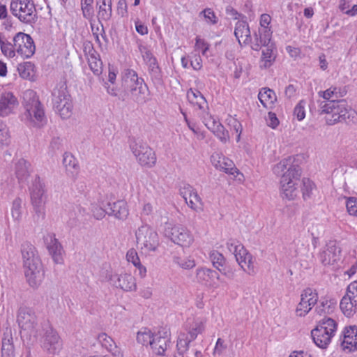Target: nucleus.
Here are the masks:
<instances>
[{"label":"nucleus","mask_w":357,"mask_h":357,"mask_svg":"<svg viewBox=\"0 0 357 357\" xmlns=\"http://www.w3.org/2000/svg\"><path fill=\"white\" fill-rule=\"evenodd\" d=\"M273 171L275 174L281 176V193L287 199H293L296 197V185L301 175V169L296 162L295 158L288 157L283 159L274 166Z\"/></svg>","instance_id":"f257e3e1"},{"label":"nucleus","mask_w":357,"mask_h":357,"mask_svg":"<svg viewBox=\"0 0 357 357\" xmlns=\"http://www.w3.org/2000/svg\"><path fill=\"white\" fill-rule=\"evenodd\" d=\"M123 91L119 93V100L125 101L128 96L138 104L143 105L149 100V88L142 78L132 69H127L122 77Z\"/></svg>","instance_id":"f03ea898"},{"label":"nucleus","mask_w":357,"mask_h":357,"mask_svg":"<svg viewBox=\"0 0 357 357\" xmlns=\"http://www.w3.org/2000/svg\"><path fill=\"white\" fill-rule=\"evenodd\" d=\"M21 253L26 280L31 287H36L42 282L44 273L36 248L30 243L24 242L21 245Z\"/></svg>","instance_id":"7ed1b4c3"},{"label":"nucleus","mask_w":357,"mask_h":357,"mask_svg":"<svg viewBox=\"0 0 357 357\" xmlns=\"http://www.w3.org/2000/svg\"><path fill=\"white\" fill-rule=\"evenodd\" d=\"M319 114H327L326 124L334 125L338 122H347V119H354L356 112L351 109L344 99H332L329 101H320Z\"/></svg>","instance_id":"20e7f679"},{"label":"nucleus","mask_w":357,"mask_h":357,"mask_svg":"<svg viewBox=\"0 0 357 357\" xmlns=\"http://www.w3.org/2000/svg\"><path fill=\"white\" fill-rule=\"evenodd\" d=\"M52 96L54 108L56 112L63 119L70 117L72 114L73 104L66 82H60L54 89Z\"/></svg>","instance_id":"39448f33"},{"label":"nucleus","mask_w":357,"mask_h":357,"mask_svg":"<svg viewBox=\"0 0 357 357\" xmlns=\"http://www.w3.org/2000/svg\"><path fill=\"white\" fill-rule=\"evenodd\" d=\"M10 10L23 23H35L38 19L35 4L32 0H11Z\"/></svg>","instance_id":"423d86ee"},{"label":"nucleus","mask_w":357,"mask_h":357,"mask_svg":"<svg viewBox=\"0 0 357 357\" xmlns=\"http://www.w3.org/2000/svg\"><path fill=\"white\" fill-rule=\"evenodd\" d=\"M137 244L142 251H155L159 245V237L156 231L148 225H142L135 232Z\"/></svg>","instance_id":"0eeeda50"},{"label":"nucleus","mask_w":357,"mask_h":357,"mask_svg":"<svg viewBox=\"0 0 357 357\" xmlns=\"http://www.w3.org/2000/svg\"><path fill=\"white\" fill-rule=\"evenodd\" d=\"M165 235L172 242L182 247H189L194 241L190 231L181 225L171 226V225H168L165 227Z\"/></svg>","instance_id":"6e6552de"},{"label":"nucleus","mask_w":357,"mask_h":357,"mask_svg":"<svg viewBox=\"0 0 357 357\" xmlns=\"http://www.w3.org/2000/svg\"><path fill=\"white\" fill-rule=\"evenodd\" d=\"M24 105L29 116L34 117L36 120L42 122L45 120V112L38 97L33 90H28L23 96Z\"/></svg>","instance_id":"1a4fd4ad"},{"label":"nucleus","mask_w":357,"mask_h":357,"mask_svg":"<svg viewBox=\"0 0 357 357\" xmlns=\"http://www.w3.org/2000/svg\"><path fill=\"white\" fill-rule=\"evenodd\" d=\"M31 199L36 213L44 218L43 204L45 201V183L39 176H36L33 183Z\"/></svg>","instance_id":"9d476101"},{"label":"nucleus","mask_w":357,"mask_h":357,"mask_svg":"<svg viewBox=\"0 0 357 357\" xmlns=\"http://www.w3.org/2000/svg\"><path fill=\"white\" fill-rule=\"evenodd\" d=\"M13 40L16 52L23 58H30L35 53L36 46L30 35L19 32Z\"/></svg>","instance_id":"9b49d317"},{"label":"nucleus","mask_w":357,"mask_h":357,"mask_svg":"<svg viewBox=\"0 0 357 357\" xmlns=\"http://www.w3.org/2000/svg\"><path fill=\"white\" fill-rule=\"evenodd\" d=\"M47 326L41 340L42 347L47 354L54 355L62 349V341L56 331L48 325Z\"/></svg>","instance_id":"f8f14e48"},{"label":"nucleus","mask_w":357,"mask_h":357,"mask_svg":"<svg viewBox=\"0 0 357 357\" xmlns=\"http://www.w3.org/2000/svg\"><path fill=\"white\" fill-rule=\"evenodd\" d=\"M170 344L169 331L166 328H162L154 333L151 348L153 354L158 356H164Z\"/></svg>","instance_id":"ddd939ff"},{"label":"nucleus","mask_w":357,"mask_h":357,"mask_svg":"<svg viewBox=\"0 0 357 357\" xmlns=\"http://www.w3.org/2000/svg\"><path fill=\"white\" fill-rule=\"evenodd\" d=\"M318 257L324 266H333L340 261L341 250L335 242L330 241L319 252Z\"/></svg>","instance_id":"4468645a"},{"label":"nucleus","mask_w":357,"mask_h":357,"mask_svg":"<svg viewBox=\"0 0 357 357\" xmlns=\"http://www.w3.org/2000/svg\"><path fill=\"white\" fill-rule=\"evenodd\" d=\"M17 321L22 329L33 333L37 325V317L31 307L20 306L17 311Z\"/></svg>","instance_id":"2eb2a0df"},{"label":"nucleus","mask_w":357,"mask_h":357,"mask_svg":"<svg viewBox=\"0 0 357 357\" xmlns=\"http://www.w3.org/2000/svg\"><path fill=\"white\" fill-rule=\"evenodd\" d=\"M179 192L190 208L196 211L203 210L204 204L202 199L192 185L188 183H184L180 188Z\"/></svg>","instance_id":"dca6fc26"},{"label":"nucleus","mask_w":357,"mask_h":357,"mask_svg":"<svg viewBox=\"0 0 357 357\" xmlns=\"http://www.w3.org/2000/svg\"><path fill=\"white\" fill-rule=\"evenodd\" d=\"M341 346L345 352L357 351V326H349L344 328Z\"/></svg>","instance_id":"f3484780"},{"label":"nucleus","mask_w":357,"mask_h":357,"mask_svg":"<svg viewBox=\"0 0 357 357\" xmlns=\"http://www.w3.org/2000/svg\"><path fill=\"white\" fill-rule=\"evenodd\" d=\"M109 280L116 287L126 291H135L137 287L135 278L128 273L114 274L110 277Z\"/></svg>","instance_id":"a211bd4d"},{"label":"nucleus","mask_w":357,"mask_h":357,"mask_svg":"<svg viewBox=\"0 0 357 357\" xmlns=\"http://www.w3.org/2000/svg\"><path fill=\"white\" fill-rule=\"evenodd\" d=\"M45 241L46 242L48 252L52 255L54 262L56 264H61L63 261V247L58 239L56 238L55 234H48L45 237Z\"/></svg>","instance_id":"6ab92c4d"},{"label":"nucleus","mask_w":357,"mask_h":357,"mask_svg":"<svg viewBox=\"0 0 357 357\" xmlns=\"http://www.w3.org/2000/svg\"><path fill=\"white\" fill-rule=\"evenodd\" d=\"M106 213L119 220H126L129 214L127 203L124 200L108 202L106 204Z\"/></svg>","instance_id":"aec40b11"},{"label":"nucleus","mask_w":357,"mask_h":357,"mask_svg":"<svg viewBox=\"0 0 357 357\" xmlns=\"http://www.w3.org/2000/svg\"><path fill=\"white\" fill-rule=\"evenodd\" d=\"M195 278L197 282L207 286H213L220 278L216 271L204 267L197 269Z\"/></svg>","instance_id":"412c9836"},{"label":"nucleus","mask_w":357,"mask_h":357,"mask_svg":"<svg viewBox=\"0 0 357 357\" xmlns=\"http://www.w3.org/2000/svg\"><path fill=\"white\" fill-rule=\"evenodd\" d=\"M17 103V98L11 92L3 93L0 96V116H7Z\"/></svg>","instance_id":"4be33fe9"},{"label":"nucleus","mask_w":357,"mask_h":357,"mask_svg":"<svg viewBox=\"0 0 357 357\" xmlns=\"http://www.w3.org/2000/svg\"><path fill=\"white\" fill-rule=\"evenodd\" d=\"M311 336L317 347L326 349L331 342L334 335L326 333L324 331H322V328L315 327L311 331Z\"/></svg>","instance_id":"5701e85b"},{"label":"nucleus","mask_w":357,"mask_h":357,"mask_svg":"<svg viewBox=\"0 0 357 357\" xmlns=\"http://www.w3.org/2000/svg\"><path fill=\"white\" fill-rule=\"evenodd\" d=\"M234 35L241 44V39L243 40V43L248 44L251 42L250 31L248 23L245 21H238L234 29Z\"/></svg>","instance_id":"b1692460"},{"label":"nucleus","mask_w":357,"mask_h":357,"mask_svg":"<svg viewBox=\"0 0 357 357\" xmlns=\"http://www.w3.org/2000/svg\"><path fill=\"white\" fill-rule=\"evenodd\" d=\"M31 164L24 158L19 159L15 165V172L20 181H24L28 178L30 174Z\"/></svg>","instance_id":"393cba45"},{"label":"nucleus","mask_w":357,"mask_h":357,"mask_svg":"<svg viewBox=\"0 0 357 357\" xmlns=\"http://www.w3.org/2000/svg\"><path fill=\"white\" fill-rule=\"evenodd\" d=\"M98 6V17L99 20L108 21L112 14V0H96Z\"/></svg>","instance_id":"a878e982"},{"label":"nucleus","mask_w":357,"mask_h":357,"mask_svg":"<svg viewBox=\"0 0 357 357\" xmlns=\"http://www.w3.org/2000/svg\"><path fill=\"white\" fill-rule=\"evenodd\" d=\"M340 307L343 314L348 317L353 316L357 312V304L354 302L349 293H347L342 298Z\"/></svg>","instance_id":"bb28decb"},{"label":"nucleus","mask_w":357,"mask_h":357,"mask_svg":"<svg viewBox=\"0 0 357 357\" xmlns=\"http://www.w3.org/2000/svg\"><path fill=\"white\" fill-rule=\"evenodd\" d=\"M262 50V55L261 58V68H269L275 59V54L274 53L275 45L271 43Z\"/></svg>","instance_id":"cd10ccee"},{"label":"nucleus","mask_w":357,"mask_h":357,"mask_svg":"<svg viewBox=\"0 0 357 357\" xmlns=\"http://www.w3.org/2000/svg\"><path fill=\"white\" fill-rule=\"evenodd\" d=\"M15 348L11 333H4L2 339L1 357H14Z\"/></svg>","instance_id":"c85d7f7f"},{"label":"nucleus","mask_w":357,"mask_h":357,"mask_svg":"<svg viewBox=\"0 0 357 357\" xmlns=\"http://www.w3.org/2000/svg\"><path fill=\"white\" fill-rule=\"evenodd\" d=\"M316 327L322 328V331H324L326 333L335 335L337 328V323L335 319L325 316L318 322Z\"/></svg>","instance_id":"c756f323"},{"label":"nucleus","mask_w":357,"mask_h":357,"mask_svg":"<svg viewBox=\"0 0 357 357\" xmlns=\"http://www.w3.org/2000/svg\"><path fill=\"white\" fill-rule=\"evenodd\" d=\"M258 98L264 107H268V105H273L276 100L275 92L270 89L264 88L259 93Z\"/></svg>","instance_id":"7c9ffc66"},{"label":"nucleus","mask_w":357,"mask_h":357,"mask_svg":"<svg viewBox=\"0 0 357 357\" xmlns=\"http://www.w3.org/2000/svg\"><path fill=\"white\" fill-rule=\"evenodd\" d=\"M145 154L142 155L137 160L142 166L151 168L155 165V153L150 147H145Z\"/></svg>","instance_id":"2f4dec72"},{"label":"nucleus","mask_w":357,"mask_h":357,"mask_svg":"<svg viewBox=\"0 0 357 357\" xmlns=\"http://www.w3.org/2000/svg\"><path fill=\"white\" fill-rule=\"evenodd\" d=\"M130 149L134 155L138 160L142 155H144L146 152L145 147H149L146 143L142 140L132 138L129 142Z\"/></svg>","instance_id":"473e14b6"},{"label":"nucleus","mask_w":357,"mask_h":357,"mask_svg":"<svg viewBox=\"0 0 357 357\" xmlns=\"http://www.w3.org/2000/svg\"><path fill=\"white\" fill-rule=\"evenodd\" d=\"M149 67V73L151 79L155 84L160 85L162 84V75L161 69L158 63L157 60L147 64Z\"/></svg>","instance_id":"72a5a7b5"},{"label":"nucleus","mask_w":357,"mask_h":357,"mask_svg":"<svg viewBox=\"0 0 357 357\" xmlns=\"http://www.w3.org/2000/svg\"><path fill=\"white\" fill-rule=\"evenodd\" d=\"M271 34L272 32L268 28L259 29L258 33H255V40L263 45V46H267L271 43Z\"/></svg>","instance_id":"f704fd0d"},{"label":"nucleus","mask_w":357,"mask_h":357,"mask_svg":"<svg viewBox=\"0 0 357 357\" xmlns=\"http://www.w3.org/2000/svg\"><path fill=\"white\" fill-rule=\"evenodd\" d=\"M63 163L66 168V171L71 172L73 176L77 174L78 165L74 156L68 153L63 155Z\"/></svg>","instance_id":"c9c22d12"},{"label":"nucleus","mask_w":357,"mask_h":357,"mask_svg":"<svg viewBox=\"0 0 357 357\" xmlns=\"http://www.w3.org/2000/svg\"><path fill=\"white\" fill-rule=\"evenodd\" d=\"M153 335L154 333H152L150 329L144 328L137 333V341L138 343L142 344V345L151 346L152 339L153 338Z\"/></svg>","instance_id":"e433bc0d"},{"label":"nucleus","mask_w":357,"mask_h":357,"mask_svg":"<svg viewBox=\"0 0 357 357\" xmlns=\"http://www.w3.org/2000/svg\"><path fill=\"white\" fill-rule=\"evenodd\" d=\"M335 307V303L331 301L324 300L320 301L315 308V312L320 316L332 313Z\"/></svg>","instance_id":"4c0bfd02"},{"label":"nucleus","mask_w":357,"mask_h":357,"mask_svg":"<svg viewBox=\"0 0 357 357\" xmlns=\"http://www.w3.org/2000/svg\"><path fill=\"white\" fill-rule=\"evenodd\" d=\"M238 248H235L234 255H235L236 261L241 268H243V264H246L247 257L250 255V253L245 249L242 243H238Z\"/></svg>","instance_id":"58836bf2"},{"label":"nucleus","mask_w":357,"mask_h":357,"mask_svg":"<svg viewBox=\"0 0 357 357\" xmlns=\"http://www.w3.org/2000/svg\"><path fill=\"white\" fill-rule=\"evenodd\" d=\"M192 342L185 333H181L177 340V353L184 354L188 349L189 344Z\"/></svg>","instance_id":"ea45409f"},{"label":"nucleus","mask_w":357,"mask_h":357,"mask_svg":"<svg viewBox=\"0 0 357 357\" xmlns=\"http://www.w3.org/2000/svg\"><path fill=\"white\" fill-rule=\"evenodd\" d=\"M204 331V324L202 321H195L193 322L188 331V335L190 340H195L199 334L202 333Z\"/></svg>","instance_id":"a19ab883"},{"label":"nucleus","mask_w":357,"mask_h":357,"mask_svg":"<svg viewBox=\"0 0 357 357\" xmlns=\"http://www.w3.org/2000/svg\"><path fill=\"white\" fill-rule=\"evenodd\" d=\"M98 340L109 352H113V347L116 348L114 340L106 333H101L98 337Z\"/></svg>","instance_id":"79ce46f5"},{"label":"nucleus","mask_w":357,"mask_h":357,"mask_svg":"<svg viewBox=\"0 0 357 357\" xmlns=\"http://www.w3.org/2000/svg\"><path fill=\"white\" fill-rule=\"evenodd\" d=\"M33 66V64L30 62L20 64L17 67V70L20 77L23 79L30 78L32 76Z\"/></svg>","instance_id":"37998d69"},{"label":"nucleus","mask_w":357,"mask_h":357,"mask_svg":"<svg viewBox=\"0 0 357 357\" xmlns=\"http://www.w3.org/2000/svg\"><path fill=\"white\" fill-rule=\"evenodd\" d=\"M212 132L223 143H226L229 139L228 130L221 123L216 126V128Z\"/></svg>","instance_id":"c03bdc74"},{"label":"nucleus","mask_w":357,"mask_h":357,"mask_svg":"<svg viewBox=\"0 0 357 357\" xmlns=\"http://www.w3.org/2000/svg\"><path fill=\"white\" fill-rule=\"evenodd\" d=\"M210 259L213 263V266L219 270V268L223 267L225 264V258L222 254L217 251H213L210 255Z\"/></svg>","instance_id":"a18cd8bd"},{"label":"nucleus","mask_w":357,"mask_h":357,"mask_svg":"<svg viewBox=\"0 0 357 357\" xmlns=\"http://www.w3.org/2000/svg\"><path fill=\"white\" fill-rule=\"evenodd\" d=\"M22 201L20 197L15 198L13 202L11 213L15 220H20L22 217Z\"/></svg>","instance_id":"49530a36"},{"label":"nucleus","mask_w":357,"mask_h":357,"mask_svg":"<svg viewBox=\"0 0 357 357\" xmlns=\"http://www.w3.org/2000/svg\"><path fill=\"white\" fill-rule=\"evenodd\" d=\"M199 17H203L208 24H215L218 22V17L211 8H206L200 12Z\"/></svg>","instance_id":"de8ad7c7"},{"label":"nucleus","mask_w":357,"mask_h":357,"mask_svg":"<svg viewBox=\"0 0 357 357\" xmlns=\"http://www.w3.org/2000/svg\"><path fill=\"white\" fill-rule=\"evenodd\" d=\"M15 47H14V43L12 44L11 43L6 41L5 39L3 43L1 45V50L2 53L6 56L9 58H13L15 56L16 52Z\"/></svg>","instance_id":"09e8293b"},{"label":"nucleus","mask_w":357,"mask_h":357,"mask_svg":"<svg viewBox=\"0 0 357 357\" xmlns=\"http://www.w3.org/2000/svg\"><path fill=\"white\" fill-rule=\"evenodd\" d=\"M305 101L301 100L295 107L294 110V114L296 116L298 121H302L305 116Z\"/></svg>","instance_id":"8fccbe9b"},{"label":"nucleus","mask_w":357,"mask_h":357,"mask_svg":"<svg viewBox=\"0 0 357 357\" xmlns=\"http://www.w3.org/2000/svg\"><path fill=\"white\" fill-rule=\"evenodd\" d=\"M241 268L243 270V271L249 275H253L256 273L255 268L254 266V258L251 254L247 257L246 264H244L243 268Z\"/></svg>","instance_id":"3c124183"},{"label":"nucleus","mask_w":357,"mask_h":357,"mask_svg":"<svg viewBox=\"0 0 357 357\" xmlns=\"http://www.w3.org/2000/svg\"><path fill=\"white\" fill-rule=\"evenodd\" d=\"M139 50L142 55L144 61L146 64L156 61V58L145 46L139 45Z\"/></svg>","instance_id":"603ef678"},{"label":"nucleus","mask_w":357,"mask_h":357,"mask_svg":"<svg viewBox=\"0 0 357 357\" xmlns=\"http://www.w3.org/2000/svg\"><path fill=\"white\" fill-rule=\"evenodd\" d=\"M346 206L350 215L357 216V197H349L346 203Z\"/></svg>","instance_id":"864d4df0"},{"label":"nucleus","mask_w":357,"mask_h":357,"mask_svg":"<svg viewBox=\"0 0 357 357\" xmlns=\"http://www.w3.org/2000/svg\"><path fill=\"white\" fill-rule=\"evenodd\" d=\"M126 259L128 262H131L134 266H139L140 260L135 249H130L127 252Z\"/></svg>","instance_id":"5fc2aeb1"},{"label":"nucleus","mask_w":357,"mask_h":357,"mask_svg":"<svg viewBox=\"0 0 357 357\" xmlns=\"http://www.w3.org/2000/svg\"><path fill=\"white\" fill-rule=\"evenodd\" d=\"M176 262L184 269H190L195 266V261L188 258H176Z\"/></svg>","instance_id":"6e6d98bb"},{"label":"nucleus","mask_w":357,"mask_h":357,"mask_svg":"<svg viewBox=\"0 0 357 357\" xmlns=\"http://www.w3.org/2000/svg\"><path fill=\"white\" fill-rule=\"evenodd\" d=\"M311 310V307L307 306V301L300 302L296 307V313L297 316L304 317Z\"/></svg>","instance_id":"4d7b16f0"},{"label":"nucleus","mask_w":357,"mask_h":357,"mask_svg":"<svg viewBox=\"0 0 357 357\" xmlns=\"http://www.w3.org/2000/svg\"><path fill=\"white\" fill-rule=\"evenodd\" d=\"M204 123L208 129L213 131L220 122L216 121L211 114H206L204 117Z\"/></svg>","instance_id":"13d9d810"},{"label":"nucleus","mask_w":357,"mask_h":357,"mask_svg":"<svg viewBox=\"0 0 357 357\" xmlns=\"http://www.w3.org/2000/svg\"><path fill=\"white\" fill-rule=\"evenodd\" d=\"M226 349L227 345L225 344V341L221 338H218L217 340L213 354L214 356L216 355L220 356L226 350Z\"/></svg>","instance_id":"bf43d9fd"},{"label":"nucleus","mask_w":357,"mask_h":357,"mask_svg":"<svg viewBox=\"0 0 357 357\" xmlns=\"http://www.w3.org/2000/svg\"><path fill=\"white\" fill-rule=\"evenodd\" d=\"M218 271L229 280H233L235 277V270L230 266L224 265L223 267L219 268Z\"/></svg>","instance_id":"052dcab7"},{"label":"nucleus","mask_w":357,"mask_h":357,"mask_svg":"<svg viewBox=\"0 0 357 357\" xmlns=\"http://www.w3.org/2000/svg\"><path fill=\"white\" fill-rule=\"evenodd\" d=\"M220 167L227 174L231 175H234L235 173L238 174V170L237 168L234 167L231 161H229V162H224V166L220 165Z\"/></svg>","instance_id":"680f3d73"},{"label":"nucleus","mask_w":357,"mask_h":357,"mask_svg":"<svg viewBox=\"0 0 357 357\" xmlns=\"http://www.w3.org/2000/svg\"><path fill=\"white\" fill-rule=\"evenodd\" d=\"M267 124L272 128H275L279 125V120L276 114L273 112H269L268 113V118L266 119Z\"/></svg>","instance_id":"e2e57ef3"},{"label":"nucleus","mask_w":357,"mask_h":357,"mask_svg":"<svg viewBox=\"0 0 357 357\" xmlns=\"http://www.w3.org/2000/svg\"><path fill=\"white\" fill-rule=\"evenodd\" d=\"M8 138V130L6 124L0 120V143H4Z\"/></svg>","instance_id":"0e129e2a"},{"label":"nucleus","mask_w":357,"mask_h":357,"mask_svg":"<svg viewBox=\"0 0 357 357\" xmlns=\"http://www.w3.org/2000/svg\"><path fill=\"white\" fill-rule=\"evenodd\" d=\"M229 124L231 125L236 132L238 133L236 141L238 142L243 130L241 123L237 119H232L229 121Z\"/></svg>","instance_id":"69168bd1"},{"label":"nucleus","mask_w":357,"mask_h":357,"mask_svg":"<svg viewBox=\"0 0 357 357\" xmlns=\"http://www.w3.org/2000/svg\"><path fill=\"white\" fill-rule=\"evenodd\" d=\"M90 69L94 75H100L102 71V62L101 60L89 64Z\"/></svg>","instance_id":"338daca9"},{"label":"nucleus","mask_w":357,"mask_h":357,"mask_svg":"<svg viewBox=\"0 0 357 357\" xmlns=\"http://www.w3.org/2000/svg\"><path fill=\"white\" fill-rule=\"evenodd\" d=\"M84 52L87 57L98 53L97 51L94 49L92 43L89 41L84 43Z\"/></svg>","instance_id":"774afa93"}]
</instances>
